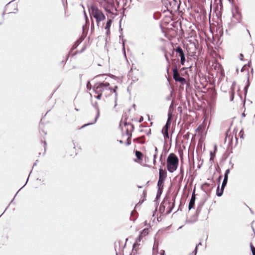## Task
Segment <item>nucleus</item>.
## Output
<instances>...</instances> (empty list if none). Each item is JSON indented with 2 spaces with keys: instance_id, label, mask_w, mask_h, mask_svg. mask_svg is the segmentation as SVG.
<instances>
[{
  "instance_id": "obj_47",
  "label": "nucleus",
  "mask_w": 255,
  "mask_h": 255,
  "mask_svg": "<svg viewBox=\"0 0 255 255\" xmlns=\"http://www.w3.org/2000/svg\"><path fill=\"white\" fill-rule=\"evenodd\" d=\"M143 121V117L142 116H140L138 120V122L140 123L142 122Z\"/></svg>"
},
{
  "instance_id": "obj_56",
  "label": "nucleus",
  "mask_w": 255,
  "mask_h": 255,
  "mask_svg": "<svg viewBox=\"0 0 255 255\" xmlns=\"http://www.w3.org/2000/svg\"><path fill=\"white\" fill-rule=\"evenodd\" d=\"M110 33V29L109 30H106V34L107 35H109Z\"/></svg>"
},
{
  "instance_id": "obj_30",
  "label": "nucleus",
  "mask_w": 255,
  "mask_h": 255,
  "mask_svg": "<svg viewBox=\"0 0 255 255\" xmlns=\"http://www.w3.org/2000/svg\"><path fill=\"white\" fill-rule=\"evenodd\" d=\"M250 247L253 255H255V248L254 247L252 244H250Z\"/></svg>"
},
{
  "instance_id": "obj_37",
  "label": "nucleus",
  "mask_w": 255,
  "mask_h": 255,
  "mask_svg": "<svg viewBox=\"0 0 255 255\" xmlns=\"http://www.w3.org/2000/svg\"><path fill=\"white\" fill-rule=\"evenodd\" d=\"M98 95L97 96H95V98L97 99H101L102 96V94L101 93H97Z\"/></svg>"
},
{
  "instance_id": "obj_17",
  "label": "nucleus",
  "mask_w": 255,
  "mask_h": 255,
  "mask_svg": "<svg viewBox=\"0 0 255 255\" xmlns=\"http://www.w3.org/2000/svg\"><path fill=\"white\" fill-rule=\"evenodd\" d=\"M161 132L163 135L164 139V144H165L167 143L166 139L167 138H169V134H168V130L162 129Z\"/></svg>"
},
{
  "instance_id": "obj_28",
  "label": "nucleus",
  "mask_w": 255,
  "mask_h": 255,
  "mask_svg": "<svg viewBox=\"0 0 255 255\" xmlns=\"http://www.w3.org/2000/svg\"><path fill=\"white\" fill-rule=\"evenodd\" d=\"M205 186L209 187V186H210V184H209V183H204V185H203V186H202V188L203 189L204 187H205ZM203 190H204V191L206 193H207V192H210V190H209L207 189V191H206V190H204V189H203Z\"/></svg>"
},
{
  "instance_id": "obj_4",
  "label": "nucleus",
  "mask_w": 255,
  "mask_h": 255,
  "mask_svg": "<svg viewBox=\"0 0 255 255\" xmlns=\"http://www.w3.org/2000/svg\"><path fill=\"white\" fill-rule=\"evenodd\" d=\"M110 86V83L108 82H97L93 86V91L95 93L102 94L105 90H112V87Z\"/></svg>"
},
{
  "instance_id": "obj_58",
  "label": "nucleus",
  "mask_w": 255,
  "mask_h": 255,
  "mask_svg": "<svg viewBox=\"0 0 255 255\" xmlns=\"http://www.w3.org/2000/svg\"><path fill=\"white\" fill-rule=\"evenodd\" d=\"M157 155V154L154 153V154L153 155V159H156Z\"/></svg>"
},
{
  "instance_id": "obj_5",
  "label": "nucleus",
  "mask_w": 255,
  "mask_h": 255,
  "mask_svg": "<svg viewBox=\"0 0 255 255\" xmlns=\"http://www.w3.org/2000/svg\"><path fill=\"white\" fill-rule=\"evenodd\" d=\"M101 5L105 11L109 13H112V10H117L115 5V0H103L101 2Z\"/></svg>"
},
{
  "instance_id": "obj_36",
  "label": "nucleus",
  "mask_w": 255,
  "mask_h": 255,
  "mask_svg": "<svg viewBox=\"0 0 255 255\" xmlns=\"http://www.w3.org/2000/svg\"><path fill=\"white\" fill-rule=\"evenodd\" d=\"M41 142H43L44 143V153H43V154H44L46 152V142L45 140H44L43 141H42V140L41 139Z\"/></svg>"
},
{
  "instance_id": "obj_42",
  "label": "nucleus",
  "mask_w": 255,
  "mask_h": 255,
  "mask_svg": "<svg viewBox=\"0 0 255 255\" xmlns=\"http://www.w3.org/2000/svg\"><path fill=\"white\" fill-rule=\"evenodd\" d=\"M214 156H215V155H213V153L212 151L210 152V161H212L214 160Z\"/></svg>"
},
{
  "instance_id": "obj_41",
  "label": "nucleus",
  "mask_w": 255,
  "mask_h": 255,
  "mask_svg": "<svg viewBox=\"0 0 255 255\" xmlns=\"http://www.w3.org/2000/svg\"><path fill=\"white\" fill-rule=\"evenodd\" d=\"M198 245H196L194 251L192 253V254H194V255H196L198 250Z\"/></svg>"
},
{
  "instance_id": "obj_44",
  "label": "nucleus",
  "mask_w": 255,
  "mask_h": 255,
  "mask_svg": "<svg viewBox=\"0 0 255 255\" xmlns=\"http://www.w3.org/2000/svg\"><path fill=\"white\" fill-rule=\"evenodd\" d=\"M78 45H79L78 41H77L75 43L74 45H73V49H74L76 48L78 46Z\"/></svg>"
},
{
  "instance_id": "obj_38",
  "label": "nucleus",
  "mask_w": 255,
  "mask_h": 255,
  "mask_svg": "<svg viewBox=\"0 0 255 255\" xmlns=\"http://www.w3.org/2000/svg\"><path fill=\"white\" fill-rule=\"evenodd\" d=\"M234 96H235V92H232L231 93V95L230 96V101H233L234 100Z\"/></svg>"
},
{
  "instance_id": "obj_60",
  "label": "nucleus",
  "mask_w": 255,
  "mask_h": 255,
  "mask_svg": "<svg viewBox=\"0 0 255 255\" xmlns=\"http://www.w3.org/2000/svg\"><path fill=\"white\" fill-rule=\"evenodd\" d=\"M15 197H16V194L14 195V198H13V200L11 201V202L10 204L9 205V206H10L12 203Z\"/></svg>"
},
{
  "instance_id": "obj_63",
  "label": "nucleus",
  "mask_w": 255,
  "mask_h": 255,
  "mask_svg": "<svg viewBox=\"0 0 255 255\" xmlns=\"http://www.w3.org/2000/svg\"><path fill=\"white\" fill-rule=\"evenodd\" d=\"M217 145H215L214 146V151H216L217 150Z\"/></svg>"
},
{
  "instance_id": "obj_32",
  "label": "nucleus",
  "mask_w": 255,
  "mask_h": 255,
  "mask_svg": "<svg viewBox=\"0 0 255 255\" xmlns=\"http://www.w3.org/2000/svg\"><path fill=\"white\" fill-rule=\"evenodd\" d=\"M125 126L129 125L131 127V131H132L134 130V126L133 124H132L131 123H127V122H126L125 123Z\"/></svg>"
},
{
  "instance_id": "obj_21",
  "label": "nucleus",
  "mask_w": 255,
  "mask_h": 255,
  "mask_svg": "<svg viewBox=\"0 0 255 255\" xmlns=\"http://www.w3.org/2000/svg\"><path fill=\"white\" fill-rule=\"evenodd\" d=\"M135 155L138 160H141L142 159L143 154L141 152L136 150L135 152Z\"/></svg>"
},
{
  "instance_id": "obj_43",
  "label": "nucleus",
  "mask_w": 255,
  "mask_h": 255,
  "mask_svg": "<svg viewBox=\"0 0 255 255\" xmlns=\"http://www.w3.org/2000/svg\"><path fill=\"white\" fill-rule=\"evenodd\" d=\"M39 133H40V134L41 135H42V133H43V134H44V135H45L47 134L46 132H45V131L44 130H43V129H40V130H39Z\"/></svg>"
},
{
  "instance_id": "obj_29",
  "label": "nucleus",
  "mask_w": 255,
  "mask_h": 255,
  "mask_svg": "<svg viewBox=\"0 0 255 255\" xmlns=\"http://www.w3.org/2000/svg\"><path fill=\"white\" fill-rule=\"evenodd\" d=\"M180 174L182 178L184 176V168L183 166H181L180 168Z\"/></svg>"
},
{
  "instance_id": "obj_48",
  "label": "nucleus",
  "mask_w": 255,
  "mask_h": 255,
  "mask_svg": "<svg viewBox=\"0 0 255 255\" xmlns=\"http://www.w3.org/2000/svg\"><path fill=\"white\" fill-rule=\"evenodd\" d=\"M84 16H85V18L86 19V21L87 22L88 20V16H87L85 10H84Z\"/></svg>"
},
{
  "instance_id": "obj_2",
  "label": "nucleus",
  "mask_w": 255,
  "mask_h": 255,
  "mask_svg": "<svg viewBox=\"0 0 255 255\" xmlns=\"http://www.w3.org/2000/svg\"><path fill=\"white\" fill-rule=\"evenodd\" d=\"M90 15L93 16L95 19L98 26L99 23L105 19L106 16L102 11L98 8V7L94 5L91 4L89 8Z\"/></svg>"
},
{
  "instance_id": "obj_50",
  "label": "nucleus",
  "mask_w": 255,
  "mask_h": 255,
  "mask_svg": "<svg viewBox=\"0 0 255 255\" xmlns=\"http://www.w3.org/2000/svg\"><path fill=\"white\" fill-rule=\"evenodd\" d=\"M222 175H220L219 176V177H218V183H219L218 184H219V185H220V181L222 179Z\"/></svg>"
},
{
  "instance_id": "obj_6",
  "label": "nucleus",
  "mask_w": 255,
  "mask_h": 255,
  "mask_svg": "<svg viewBox=\"0 0 255 255\" xmlns=\"http://www.w3.org/2000/svg\"><path fill=\"white\" fill-rule=\"evenodd\" d=\"M230 169H229V168L227 169L225 171V172L224 174V179H223L220 190L219 189V184H218V187H217V188L216 190V194L218 197H221L223 194L224 188L226 186L227 183H228V175L230 173Z\"/></svg>"
},
{
  "instance_id": "obj_61",
  "label": "nucleus",
  "mask_w": 255,
  "mask_h": 255,
  "mask_svg": "<svg viewBox=\"0 0 255 255\" xmlns=\"http://www.w3.org/2000/svg\"><path fill=\"white\" fill-rule=\"evenodd\" d=\"M247 31L249 33V35L250 37H251V35L250 34V32L249 30L248 29H247Z\"/></svg>"
},
{
  "instance_id": "obj_64",
  "label": "nucleus",
  "mask_w": 255,
  "mask_h": 255,
  "mask_svg": "<svg viewBox=\"0 0 255 255\" xmlns=\"http://www.w3.org/2000/svg\"><path fill=\"white\" fill-rule=\"evenodd\" d=\"M118 141L120 143H123V141L122 140H118Z\"/></svg>"
},
{
  "instance_id": "obj_1",
  "label": "nucleus",
  "mask_w": 255,
  "mask_h": 255,
  "mask_svg": "<svg viewBox=\"0 0 255 255\" xmlns=\"http://www.w3.org/2000/svg\"><path fill=\"white\" fill-rule=\"evenodd\" d=\"M163 5L166 8V10L169 12L171 14L179 10L181 1L180 0H162Z\"/></svg>"
},
{
  "instance_id": "obj_24",
  "label": "nucleus",
  "mask_w": 255,
  "mask_h": 255,
  "mask_svg": "<svg viewBox=\"0 0 255 255\" xmlns=\"http://www.w3.org/2000/svg\"><path fill=\"white\" fill-rule=\"evenodd\" d=\"M250 82H249V77L248 78V81H247V84L244 87V95H245V97H246L247 96V92H248V88L250 86Z\"/></svg>"
},
{
  "instance_id": "obj_22",
  "label": "nucleus",
  "mask_w": 255,
  "mask_h": 255,
  "mask_svg": "<svg viewBox=\"0 0 255 255\" xmlns=\"http://www.w3.org/2000/svg\"><path fill=\"white\" fill-rule=\"evenodd\" d=\"M112 22H113L112 19H108V21H107V23L106 24V26L105 27V29L106 30H108L110 29V27L111 26V24L112 23Z\"/></svg>"
},
{
  "instance_id": "obj_34",
  "label": "nucleus",
  "mask_w": 255,
  "mask_h": 255,
  "mask_svg": "<svg viewBox=\"0 0 255 255\" xmlns=\"http://www.w3.org/2000/svg\"><path fill=\"white\" fill-rule=\"evenodd\" d=\"M126 40H123V52L125 54V55H126V50H125V42Z\"/></svg>"
},
{
  "instance_id": "obj_27",
  "label": "nucleus",
  "mask_w": 255,
  "mask_h": 255,
  "mask_svg": "<svg viewBox=\"0 0 255 255\" xmlns=\"http://www.w3.org/2000/svg\"><path fill=\"white\" fill-rule=\"evenodd\" d=\"M177 82H180L182 85H184L186 83V80L185 78L182 77H181L180 78H179Z\"/></svg>"
},
{
  "instance_id": "obj_7",
  "label": "nucleus",
  "mask_w": 255,
  "mask_h": 255,
  "mask_svg": "<svg viewBox=\"0 0 255 255\" xmlns=\"http://www.w3.org/2000/svg\"><path fill=\"white\" fill-rule=\"evenodd\" d=\"M167 177V172L162 169L161 167L159 169V179L157 182V186H164V182Z\"/></svg>"
},
{
  "instance_id": "obj_52",
  "label": "nucleus",
  "mask_w": 255,
  "mask_h": 255,
  "mask_svg": "<svg viewBox=\"0 0 255 255\" xmlns=\"http://www.w3.org/2000/svg\"><path fill=\"white\" fill-rule=\"evenodd\" d=\"M122 30H123V29L121 28V24H120V31L121 32V35L120 36V37H121L122 36Z\"/></svg>"
},
{
  "instance_id": "obj_12",
  "label": "nucleus",
  "mask_w": 255,
  "mask_h": 255,
  "mask_svg": "<svg viewBox=\"0 0 255 255\" xmlns=\"http://www.w3.org/2000/svg\"><path fill=\"white\" fill-rule=\"evenodd\" d=\"M196 195H195V189L194 188L193 193L191 195V198L189 203L188 209L190 210L193 209L195 205V202L196 200Z\"/></svg>"
},
{
  "instance_id": "obj_53",
  "label": "nucleus",
  "mask_w": 255,
  "mask_h": 255,
  "mask_svg": "<svg viewBox=\"0 0 255 255\" xmlns=\"http://www.w3.org/2000/svg\"><path fill=\"white\" fill-rule=\"evenodd\" d=\"M162 155L161 154V156H160V157L159 160H160V161H161V163H162L163 165H164V163H162Z\"/></svg>"
},
{
  "instance_id": "obj_35",
  "label": "nucleus",
  "mask_w": 255,
  "mask_h": 255,
  "mask_svg": "<svg viewBox=\"0 0 255 255\" xmlns=\"http://www.w3.org/2000/svg\"><path fill=\"white\" fill-rule=\"evenodd\" d=\"M239 134V136H240V138H244V131H243V129H242L241 130V131H240Z\"/></svg>"
},
{
  "instance_id": "obj_57",
  "label": "nucleus",
  "mask_w": 255,
  "mask_h": 255,
  "mask_svg": "<svg viewBox=\"0 0 255 255\" xmlns=\"http://www.w3.org/2000/svg\"><path fill=\"white\" fill-rule=\"evenodd\" d=\"M146 194V191H143V196L144 198L145 197Z\"/></svg>"
},
{
  "instance_id": "obj_54",
  "label": "nucleus",
  "mask_w": 255,
  "mask_h": 255,
  "mask_svg": "<svg viewBox=\"0 0 255 255\" xmlns=\"http://www.w3.org/2000/svg\"><path fill=\"white\" fill-rule=\"evenodd\" d=\"M154 151H155V153L157 154L158 149L156 146H154Z\"/></svg>"
},
{
  "instance_id": "obj_10",
  "label": "nucleus",
  "mask_w": 255,
  "mask_h": 255,
  "mask_svg": "<svg viewBox=\"0 0 255 255\" xmlns=\"http://www.w3.org/2000/svg\"><path fill=\"white\" fill-rule=\"evenodd\" d=\"M93 105L94 107L97 110V114H96V116L95 117V120H94V121L93 123H88L87 124L84 125V126H83L81 127V128H85V127H87V126H88L89 125H92V124H94L96 123L97 121V120L99 118L100 112V109L99 108V106H98V104L97 102H96Z\"/></svg>"
},
{
  "instance_id": "obj_62",
  "label": "nucleus",
  "mask_w": 255,
  "mask_h": 255,
  "mask_svg": "<svg viewBox=\"0 0 255 255\" xmlns=\"http://www.w3.org/2000/svg\"><path fill=\"white\" fill-rule=\"evenodd\" d=\"M242 117H243V118H244V117H246V115H245V113H244V112L242 113Z\"/></svg>"
},
{
  "instance_id": "obj_19",
  "label": "nucleus",
  "mask_w": 255,
  "mask_h": 255,
  "mask_svg": "<svg viewBox=\"0 0 255 255\" xmlns=\"http://www.w3.org/2000/svg\"><path fill=\"white\" fill-rule=\"evenodd\" d=\"M133 141H137L138 143L140 144H144L145 143V136L142 135L140 137H137L135 139H134Z\"/></svg>"
},
{
  "instance_id": "obj_49",
  "label": "nucleus",
  "mask_w": 255,
  "mask_h": 255,
  "mask_svg": "<svg viewBox=\"0 0 255 255\" xmlns=\"http://www.w3.org/2000/svg\"><path fill=\"white\" fill-rule=\"evenodd\" d=\"M151 129H149V130L146 132V134L148 135V136H149L150 134H151Z\"/></svg>"
},
{
  "instance_id": "obj_3",
  "label": "nucleus",
  "mask_w": 255,
  "mask_h": 255,
  "mask_svg": "<svg viewBox=\"0 0 255 255\" xmlns=\"http://www.w3.org/2000/svg\"><path fill=\"white\" fill-rule=\"evenodd\" d=\"M179 159L173 153H170L167 158V168L170 173H173L178 167Z\"/></svg>"
},
{
  "instance_id": "obj_31",
  "label": "nucleus",
  "mask_w": 255,
  "mask_h": 255,
  "mask_svg": "<svg viewBox=\"0 0 255 255\" xmlns=\"http://www.w3.org/2000/svg\"><path fill=\"white\" fill-rule=\"evenodd\" d=\"M86 87L88 90H91L92 88H93L91 84H90V81H88L86 85Z\"/></svg>"
},
{
  "instance_id": "obj_25",
  "label": "nucleus",
  "mask_w": 255,
  "mask_h": 255,
  "mask_svg": "<svg viewBox=\"0 0 255 255\" xmlns=\"http://www.w3.org/2000/svg\"><path fill=\"white\" fill-rule=\"evenodd\" d=\"M202 206H203V204H200L198 206V207L196 209V213H195V215L197 216H198L199 215V214H200V213L201 212V209L202 208Z\"/></svg>"
},
{
  "instance_id": "obj_33",
  "label": "nucleus",
  "mask_w": 255,
  "mask_h": 255,
  "mask_svg": "<svg viewBox=\"0 0 255 255\" xmlns=\"http://www.w3.org/2000/svg\"><path fill=\"white\" fill-rule=\"evenodd\" d=\"M172 91H171L170 93V94L166 97V99L167 101H170L171 99V98L172 97Z\"/></svg>"
},
{
  "instance_id": "obj_20",
  "label": "nucleus",
  "mask_w": 255,
  "mask_h": 255,
  "mask_svg": "<svg viewBox=\"0 0 255 255\" xmlns=\"http://www.w3.org/2000/svg\"><path fill=\"white\" fill-rule=\"evenodd\" d=\"M142 238H143L142 235H141L139 234V235H138V236L137 237V238L136 239V242L135 243H134V244L133 245V247H132L133 249H134L136 246L139 245V244H138V242H140ZM133 250V249H132V251Z\"/></svg>"
},
{
  "instance_id": "obj_11",
  "label": "nucleus",
  "mask_w": 255,
  "mask_h": 255,
  "mask_svg": "<svg viewBox=\"0 0 255 255\" xmlns=\"http://www.w3.org/2000/svg\"><path fill=\"white\" fill-rule=\"evenodd\" d=\"M175 198H176V196L174 195L173 196V197H172V201H173V202L171 203L170 202V200H169L168 198L167 197V203L168 204V210L166 212V214H170L173 209L174 208V206H175Z\"/></svg>"
},
{
  "instance_id": "obj_55",
  "label": "nucleus",
  "mask_w": 255,
  "mask_h": 255,
  "mask_svg": "<svg viewBox=\"0 0 255 255\" xmlns=\"http://www.w3.org/2000/svg\"><path fill=\"white\" fill-rule=\"evenodd\" d=\"M165 251L164 250H161L160 253V255H164Z\"/></svg>"
},
{
  "instance_id": "obj_26",
  "label": "nucleus",
  "mask_w": 255,
  "mask_h": 255,
  "mask_svg": "<svg viewBox=\"0 0 255 255\" xmlns=\"http://www.w3.org/2000/svg\"><path fill=\"white\" fill-rule=\"evenodd\" d=\"M148 232L149 229L148 228H145L140 232V234L142 235V237H144L148 234Z\"/></svg>"
},
{
  "instance_id": "obj_45",
  "label": "nucleus",
  "mask_w": 255,
  "mask_h": 255,
  "mask_svg": "<svg viewBox=\"0 0 255 255\" xmlns=\"http://www.w3.org/2000/svg\"><path fill=\"white\" fill-rule=\"evenodd\" d=\"M164 56H165V58L166 59V60L167 62L168 63H169V59L168 57H167L166 52H165V53H164Z\"/></svg>"
},
{
  "instance_id": "obj_13",
  "label": "nucleus",
  "mask_w": 255,
  "mask_h": 255,
  "mask_svg": "<svg viewBox=\"0 0 255 255\" xmlns=\"http://www.w3.org/2000/svg\"><path fill=\"white\" fill-rule=\"evenodd\" d=\"M181 76H180L178 70L176 66L173 69V77L174 80L177 82L179 78H180Z\"/></svg>"
},
{
  "instance_id": "obj_18",
  "label": "nucleus",
  "mask_w": 255,
  "mask_h": 255,
  "mask_svg": "<svg viewBox=\"0 0 255 255\" xmlns=\"http://www.w3.org/2000/svg\"><path fill=\"white\" fill-rule=\"evenodd\" d=\"M158 187V190L157 192L156 196V199L158 200L160 198L163 190V187L162 186H157Z\"/></svg>"
},
{
  "instance_id": "obj_40",
  "label": "nucleus",
  "mask_w": 255,
  "mask_h": 255,
  "mask_svg": "<svg viewBox=\"0 0 255 255\" xmlns=\"http://www.w3.org/2000/svg\"><path fill=\"white\" fill-rule=\"evenodd\" d=\"M126 134L128 136V137H129V138H131V137L132 136V134L129 132V130L128 129H127V130H126Z\"/></svg>"
},
{
  "instance_id": "obj_8",
  "label": "nucleus",
  "mask_w": 255,
  "mask_h": 255,
  "mask_svg": "<svg viewBox=\"0 0 255 255\" xmlns=\"http://www.w3.org/2000/svg\"><path fill=\"white\" fill-rule=\"evenodd\" d=\"M15 0H11L9 2H8L5 6L4 11L2 13V15H4L5 14H7L9 15H14L15 12L13 11H11V10H15L16 9L15 6L13 5V2Z\"/></svg>"
},
{
  "instance_id": "obj_9",
  "label": "nucleus",
  "mask_w": 255,
  "mask_h": 255,
  "mask_svg": "<svg viewBox=\"0 0 255 255\" xmlns=\"http://www.w3.org/2000/svg\"><path fill=\"white\" fill-rule=\"evenodd\" d=\"M173 50L175 51L177 54H178L179 56L180 57L181 64L182 65H184L186 61V59L184 51L182 48L178 46L175 49H173Z\"/></svg>"
},
{
  "instance_id": "obj_59",
  "label": "nucleus",
  "mask_w": 255,
  "mask_h": 255,
  "mask_svg": "<svg viewBox=\"0 0 255 255\" xmlns=\"http://www.w3.org/2000/svg\"><path fill=\"white\" fill-rule=\"evenodd\" d=\"M230 165H231V168H233L234 167V164L231 161H230Z\"/></svg>"
},
{
  "instance_id": "obj_16",
  "label": "nucleus",
  "mask_w": 255,
  "mask_h": 255,
  "mask_svg": "<svg viewBox=\"0 0 255 255\" xmlns=\"http://www.w3.org/2000/svg\"><path fill=\"white\" fill-rule=\"evenodd\" d=\"M118 87L117 86H115L114 88H112V90H110V91H113V92L115 93V95L114 108H115L117 106L118 93L117 92V89H118Z\"/></svg>"
},
{
  "instance_id": "obj_39",
  "label": "nucleus",
  "mask_w": 255,
  "mask_h": 255,
  "mask_svg": "<svg viewBox=\"0 0 255 255\" xmlns=\"http://www.w3.org/2000/svg\"><path fill=\"white\" fill-rule=\"evenodd\" d=\"M130 139H131V138H129V137H128V138L127 140V142H126L127 145H129L131 144Z\"/></svg>"
},
{
  "instance_id": "obj_14",
  "label": "nucleus",
  "mask_w": 255,
  "mask_h": 255,
  "mask_svg": "<svg viewBox=\"0 0 255 255\" xmlns=\"http://www.w3.org/2000/svg\"><path fill=\"white\" fill-rule=\"evenodd\" d=\"M173 117H168L166 121L165 125L163 127L162 129L168 130L169 128L170 127Z\"/></svg>"
},
{
  "instance_id": "obj_46",
  "label": "nucleus",
  "mask_w": 255,
  "mask_h": 255,
  "mask_svg": "<svg viewBox=\"0 0 255 255\" xmlns=\"http://www.w3.org/2000/svg\"><path fill=\"white\" fill-rule=\"evenodd\" d=\"M231 92H235V87H234V83L233 84L232 86L231 87Z\"/></svg>"
},
{
  "instance_id": "obj_23",
  "label": "nucleus",
  "mask_w": 255,
  "mask_h": 255,
  "mask_svg": "<svg viewBox=\"0 0 255 255\" xmlns=\"http://www.w3.org/2000/svg\"><path fill=\"white\" fill-rule=\"evenodd\" d=\"M167 196L165 197L164 200L161 203L160 208H159V211L160 212H163L165 210V207L163 205L164 203H165L166 201L167 200Z\"/></svg>"
},
{
  "instance_id": "obj_15",
  "label": "nucleus",
  "mask_w": 255,
  "mask_h": 255,
  "mask_svg": "<svg viewBox=\"0 0 255 255\" xmlns=\"http://www.w3.org/2000/svg\"><path fill=\"white\" fill-rule=\"evenodd\" d=\"M174 101L172 100L170 105L169 106L168 111V117H173V112L174 110Z\"/></svg>"
},
{
  "instance_id": "obj_51",
  "label": "nucleus",
  "mask_w": 255,
  "mask_h": 255,
  "mask_svg": "<svg viewBox=\"0 0 255 255\" xmlns=\"http://www.w3.org/2000/svg\"><path fill=\"white\" fill-rule=\"evenodd\" d=\"M243 57H244V55L242 53H241L240 54V59L241 60L243 61Z\"/></svg>"
}]
</instances>
